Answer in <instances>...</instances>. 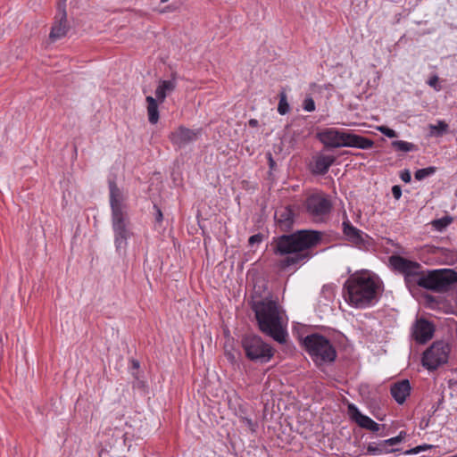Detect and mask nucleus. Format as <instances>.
Wrapping results in <instances>:
<instances>
[{"label": "nucleus", "mask_w": 457, "mask_h": 457, "mask_svg": "<svg viewBox=\"0 0 457 457\" xmlns=\"http://www.w3.org/2000/svg\"><path fill=\"white\" fill-rule=\"evenodd\" d=\"M405 431H401L398 436L386 439V444L389 446V448H393V446L400 444L406 436Z\"/></svg>", "instance_id": "28"}, {"label": "nucleus", "mask_w": 457, "mask_h": 457, "mask_svg": "<svg viewBox=\"0 0 457 457\" xmlns=\"http://www.w3.org/2000/svg\"><path fill=\"white\" fill-rule=\"evenodd\" d=\"M438 77L436 75H434L429 78V79L428 80V84L436 91H439L441 87L438 86Z\"/></svg>", "instance_id": "31"}, {"label": "nucleus", "mask_w": 457, "mask_h": 457, "mask_svg": "<svg viewBox=\"0 0 457 457\" xmlns=\"http://www.w3.org/2000/svg\"><path fill=\"white\" fill-rule=\"evenodd\" d=\"M321 233L316 230L300 229L291 234L273 237L270 244L276 255H287L280 262L281 268L305 262L311 255L306 252L321 242Z\"/></svg>", "instance_id": "2"}, {"label": "nucleus", "mask_w": 457, "mask_h": 457, "mask_svg": "<svg viewBox=\"0 0 457 457\" xmlns=\"http://www.w3.org/2000/svg\"><path fill=\"white\" fill-rule=\"evenodd\" d=\"M450 351L448 343L443 340L434 342L423 353V366L429 370H436L448 361Z\"/></svg>", "instance_id": "8"}, {"label": "nucleus", "mask_w": 457, "mask_h": 457, "mask_svg": "<svg viewBox=\"0 0 457 457\" xmlns=\"http://www.w3.org/2000/svg\"><path fill=\"white\" fill-rule=\"evenodd\" d=\"M389 262L403 276L404 284L412 295L420 287L445 293L457 285V272L452 269L425 270L418 262L400 255H392Z\"/></svg>", "instance_id": "1"}, {"label": "nucleus", "mask_w": 457, "mask_h": 457, "mask_svg": "<svg viewBox=\"0 0 457 457\" xmlns=\"http://www.w3.org/2000/svg\"><path fill=\"white\" fill-rule=\"evenodd\" d=\"M303 108L306 112H313L315 110V103L312 97L309 96L303 100Z\"/></svg>", "instance_id": "29"}, {"label": "nucleus", "mask_w": 457, "mask_h": 457, "mask_svg": "<svg viewBox=\"0 0 457 457\" xmlns=\"http://www.w3.org/2000/svg\"><path fill=\"white\" fill-rule=\"evenodd\" d=\"M305 351L317 366L330 363L336 360L337 351L324 336L311 334L303 340Z\"/></svg>", "instance_id": "6"}, {"label": "nucleus", "mask_w": 457, "mask_h": 457, "mask_svg": "<svg viewBox=\"0 0 457 457\" xmlns=\"http://www.w3.org/2000/svg\"><path fill=\"white\" fill-rule=\"evenodd\" d=\"M154 207L156 210L155 220L157 222H160V221L162 220V211L156 205H154Z\"/></svg>", "instance_id": "37"}, {"label": "nucleus", "mask_w": 457, "mask_h": 457, "mask_svg": "<svg viewBox=\"0 0 457 457\" xmlns=\"http://www.w3.org/2000/svg\"><path fill=\"white\" fill-rule=\"evenodd\" d=\"M342 227L343 233L348 241L357 246H361L365 244V237H367V235L353 226L348 219H345L343 221Z\"/></svg>", "instance_id": "15"}, {"label": "nucleus", "mask_w": 457, "mask_h": 457, "mask_svg": "<svg viewBox=\"0 0 457 457\" xmlns=\"http://www.w3.org/2000/svg\"><path fill=\"white\" fill-rule=\"evenodd\" d=\"M336 158L331 155H320L314 163V172L324 175L328 171L329 167L335 162Z\"/></svg>", "instance_id": "20"}, {"label": "nucleus", "mask_w": 457, "mask_h": 457, "mask_svg": "<svg viewBox=\"0 0 457 457\" xmlns=\"http://www.w3.org/2000/svg\"><path fill=\"white\" fill-rule=\"evenodd\" d=\"M349 132L328 128L318 133L320 141L327 148L346 147Z\"/></svg>", "instance_id": "11"}, {"label": "nucleus", "mask_w": 457, "mask_h": 457, "mask_svg": "<svg viewBox=\"0 0 457 457\" xmlns=\"http://www.w3.org/2000/svg\"><path fill=\"white\" fill-rule=\"evenodd\" d=\"M250 304L259 329L278 343H285L287 333L283 326L282 314L277 302L265 297L253 299Z\"/></svg>", "instance_id": "4"}, {"label": "nucleus", "mask_w": 457, "mask_h": 457, "mask_svg": "<svg viewBox=\"0 0 457 457\" xmlns=\"http://www.w3.org/2000/svg\"><path fill=\"white\" fill-rule=\"evenodd\" d=\"M66 2L67 0H59L57 4L55 21L49 34V38L53 42L65 37L70 29V25L67 21Z\"/></svg>", "instance_id": "10"}, {"label": "nucleus", "mask_w": 457, "mask_h": 457, "mask_svg": "<svg viewBox=\"0 0 457 457\" xmlns=\"http://www.w3.org/2000/svg\"><path fill=\"white\" fill-rule=\"evenodd\" d=\"M349 410L353 411V419L360 427L370 430L372 432H377L379 430L380 425L375 422L370 417L361 413L359 410L356 407H354V405H350Z\"/></svg>", "instance_id": "17"}, {"label": "nucleus", "mask_w": 457, "mask_h": 457, "mask_svg": "<svg viewBox=\"0 0 457 457\" xmlns=\"http://www.w3.org/2000/svg\"><path fill=\"white\" fill-rule=\"evenodd\" d=\"M434 332V324L424 318L416 320L411 328L412 337L420 344H425L430 340L433 337Z\"/></svg>", "instance_id": "13"}, {"label": "nucleus", "mask_w": 457, "mask_h": 457, "mask_svg": "<svg viewBox=\"0 0 457 457\" xmlns=\"http://www.w3.org/2000/svg\"><path fill=\"white\" fill-rule=\"evenodd\" d=\"M448 124L444 120H438L436 124H430V134L434 137H442L448 130Z\"/></svg>", "instance_id": "23"}, {"label": "nucleus", "mask_w": 457, "mask_h": 457, "mask_svg": "<svg viewBox=\"0 0 457 457\" xmlns=\"http://www.w3.org/2000/svg\"><path fill=\"white\" fill-rule=\"evenodd\" d=\"M176 85L177 83L174 77L170 80H160L159 86L155 90L157 100L163 102L166 96L175 90Z\"/></svg>", "instance_id": "19"}, {"label": "nucleus", "mask_w": 457, "mask_h": 457, "mask_svg": "<svg viewBox=\"0 0 457 457\" xmlns=\"http://www.w3.org/2000/svg\"><path fill=\"white\" fill-rule=\"evenodd\" d=\"M134 366H135V367H137V366H138V363H137V362H134Z\"/></svg>", "instance_id": "43"}, {"label": "nucleus", "mask_w": 457, "mask_h": 457, "mask_svg": "<svg viewBox=\"0 0 457 457\" xmlns=\"http://www.w3.org/2000/svg\"><path fill=\"white\" fill-rule=\"evenodd\" d=\"M278 96L279 102L278 105V112H279V114L285 115L290 110L289 104L287 103V96L285 91H281Z\"/></svg>", "instance_id": "24"}, {"label": "nucleus", "mask_w": 457, "mask_h": 457, "mask_svg": "<svg viewBox=\"0 0 457 457\" xmlns=\"http://www.w3.org/2000/svg\"><path fill=\"white\" fill-rule=\"evenodd\" d=\"M145 100L147 102V112L149 122L152 124H155L159 120L157 99L154 98L151 96H146Z\"/></svg>", "instance_id": "22"}, {"label": "nucleus", "mask_w": 457, "mask_h": 457, "mask_svg": "<svg viewBox=\"0 0 457 457\" xmlns=\"http://www.w3.org/2000/svg\"><path fill=\"white\" fill-rule=\"evenodd\" d=\"M245 420L246 425H247V426H248L252 430H253V423L252 420L245 418Z\"/></svg>", "instance_id": "40"}, {"label": "nucleus", "mask_w": 457, "mask_h": 457, "mask_svg": "<svg viewBox=\"0 0 457 457\" xmlns=\"http://www.w3.org/2000/svg\"><path fill=\"white\" fill-rule=\"evenodd\" d=\"M425 299L427 300L428 303H436V297L434 295H425Z\"/></svg>", "instance_id": "38"}, {"label": "nucleus", "mask_w": 457, "mask_h": 457, "mask_svg": "<svg viewBox=\"0 0 457 457\" xmlns=\"http://www.w3.org/2000/svg\"><path fill=\"white\" fill-rule=\"evenodd\" d=\"M436 172L435 167H427L423 169L417 170L414 173V178L417 180H422L425 178L433 175Z\"/></svg>", "instance_id": "26"}, {"label": "nucleus", "mask_w": 457, "mask_h": 457, "mask_svg": "<svg viewBox=\"0 0 457 457\" xmlns=\"http://www.w3.org/2000/svg\"><path fill=\"white\" fill-rule=\"evenodd\" d=\"M303 206L306 212L315 220L322 221L332 210V203L328 195L323 193L310 195L304 201Z\"/></svg>", "instance_id": "9"}, {"label": "nucleus", "mask_w": 457, "mask_h": 457, "mask_svg": "<svg viewBox=\"0 0 457 457\" xmlns=\"http://www.w3.org/2000/svg\"><path fill=\"white\" fill-rule=\"evenodd\" d=\"M431 445H419V446H416L409 451H406L405 453L406 454H416V453H419L420 452H421L422 450L424 449H427V448H430Z\"/></svg>", "instance_id": "32"}, {"label": "nucleus", "mask_w": 457, "mask_h": 457, "mask_svg": "<svg viewBox=\"0 0 457 457\" xmlns=\"http://www.w3.org/2000/svg\"><path fill=\"white\" fill-rule=\"evenodd\" d=\"M391 145L395 149L402 152H411L416 149L415 145L412 143L402 140L393 141Z\"/></svg>", "instance_id": "25"}, {"label": "nucleus", "mask_w": 457, "mask_h": 457, "mask_svg": "<svg viewBox=\"0 0 457 457\" xmlns=\"http://www.w3.org/2000/svg\"><path fill=\"white\" fill-rule=\"evenodd\" d=\"M347 138H348V140H347L346 147H355V148L366 150V149L372 148L374 145L373 140H371L368 137L360 136V135L350 133V132H349V136Z\"/></svg>", "instance_id": "18"}, {"label": "nucleus", "mask_w": 457, "mask_h": 457, "mask_svg": "<svg viewBox=\"0 0 457 457\" xmlns=\"http://www.w3.org/2000/svg\"><path fill=\"white\" fill-rule=\"evenodd\" d=\"M443 402H444V397L442 396V397L438 400V402H437V403H436V406H433V412H436V410L440 407V405L443 403Z\"/></svg>", "instance_id": "39"}, {"label": "nucleus", "mask_w": 457, "mask_h": 457, "mask_svg": "<svg viewBox=\"0 0 457 457\" xmlns=\"http://www.w3.org/2000/svg\"><path fill=\"white\" fill-rule=\"evenodd\" d=\"M270 167H272L274 164V161L272 160L271 157H270Z\"/></svg>", "instance_id": "42"}, {"label": "nucleus", "mask_w": 457, "mask_h": 457, "mask_svg": "<svg viewBox=\"0 0 457 457\" xmlns=\"http://www.w3.org/2000/svg\"><path fill=\"white\" fill-rule=\"evenodd\" d=\"M257 123H258V121L256 120L252 119L249 120V124L252 127H255L257 125Z\"/></svg>", "instance_id": "41"}, {"label": "nucleus", "mask_w": 457, "mask_h": 457, "mask_svg": "<svg viewBox=\"0 0 457 457\" xmlns=\"http://www.w3.org/2000/svg\"><path fill=\"white\" fill-rule=\"evenodd\" d=\"M225 356L227 358V360L233 365H236L237 364V357L236 356V354L230 351H227L225 353Z\"/></svg>", "instance_id": "34"}, {"label": "nucleus", "mask_w": 457, "mask_h": 457, "mask_svg": "<svg viewBox=\"0 0 457 457\" xmlns=\"http://www.w3.org/2000/svg\"><path fill=\"white\" fill-rule=\"evenodd\" d=\"M411 384L408 379H403L391 386L390 393L398 404H403L411 393Z\"/></svg>", "instance_id": "16"}, {"label": "nucleus", "mask_w": 457, "mask_h": 457, "mask_svg": "<svg viewBox=\"0 0 457 457\" xmlns=\"http://www.w3.org/2000/svg\"><path fill=\"white\" fill-rule=\"evenodd\" d=\"M262 240V236L261 234H255L249 237L248 243L250 245H253L254 244H259Z\"/></svg>", "instance_id": "33"}, {"label": "nucleus", "mask_w": 457, "mask_h": 457, "mask_svg": "<svg viewBox=\"0 0 457 457\" xmlns=\"http://www.w3.org/2000/svg\"><path fill=\"white\" fill-rule=\"evenodd\" d=\"M400 178L401 179L405 182V183H409L411 182V172L409 170H403L401 174H400Z\"/></svg>", "instance_id": "35"}, {"label": "nucleus", "mask_w": 457, "mask_h": 457, "mask_svg": "<svg viewBox=\"0 0 457 457\" xmlns=\"http://www.w3.org/2000/svg\"><path fill=\"white\" fill-rule=\"evenodd\" d=\"M378 129L387 137L393 138L397 137V133L386 126L378 127Z\"/></svg>", "instance_id": "30"}, {"label": "nucleus", "mask_w": 457, "mask_h": 457, "mask_svg": "<svg viewBox=\"0 0 457 457\" xmlns=\"http://www.w3.org/2000/svg\"><path fill=\"white\" fill-rule=\"evenodd\" d=\"M452 222V218L451 217H448V216H445L442 219H437V220H435L432 221V225L433 227L438 230V231H442L443 229H445L448 225H450Z\"/></svg>", "instance_id": "27"}, {"label": "nucleus", "mask_w": 457, "mask_h": 457, "mask_svg": "<svg viewBox=\"0 0 457 457\" xmlns=\"http://www.w3.org/2000/svg\"><path fill=\"white\" fill-rule=\"evenodd\" d=\"M241 346L245 357L254 362L266 363L274 355L273 348L257 335H245L241 339Z\"/></svg>", "instance_id": "7"}, {"label": "nucleus", "mask_w": 457, "mask_h": 457, "mask_svg": "<svg viewBox=\"0 0 457 457\" xmlns=\"http://www.w3.org/2000/svg\"><path fill=\"white\" fill-rule=\"evenodd\" d=\"M378 284L367 272L351 275L344 284L343 296L353 307L366 308L376 302Z\"/></svg>", "instance_id": "5"}, {"label": "nucleus", "mask_w": 457, "mask_h": 457, "mask_svg": "<svg viewBox=\"0 0 457 457\" xmlns=\"http://www.w3.org/2000/svg\"><path fill=\"white\" fill-rule=\"evenodd\" d=\"M398 449L389 448L386 440L379 441L378 443H370L367 446V452L370 455H383L390 453H394Z\"/></svg>", "instance_id": "21"}, {"label": "nucleus", "mask_w": 457, "mask_h": 457, "mask_svg": "<svg viewBox=\"0 0 457 457\" xmlns=\"http://www.w3.org/2000/svg\"><path fill=\"white\" fill-rule=\"evenodd\" d=\"M201 134V129H190L184 126H180L170 134L169 138L174 145L179 148H182L195 142Z\"/></svg>", "instance_id": "12"}, {"label": "nucleus", "mask_w": 457, "mask_h": 457, "mask_svg": "<svg viewBox=\"0 0 457 457\" xmlns=\"http://www.w3.org/2000/svg\"><path fill=\"white\" fill-rule=\"evenodd\" d=\"M110 206L112 210V227L114 233V245L116 252L125 254L128 239L131 236L129 219L127 212V195L113 179H109Z\"/></svg>", "instance_id": "3"}, {"label": "nucleus", "mask_w": 457, "mask_h": 457, "mask_svg": "<svg viewBox=\"0 0 457 457\" xmlns=\"http://www.w3.org/2000/svg\"><path fill=\"white\" fill-rule=\"evenodd\" d=\"M392 195L395 197V199L399 200L402 196V189L401 187L398 185H395L392 187Z\"/></svg>", "instance_id": "36"}, {"label": "nucleus", "mask_w": 457, "mask_h": 457, "mask_svg": "<svg viewBox=\"0 0 457 457\" xmlns=\"http://www.w3.org/2000/svg\"><path fill=\"white\" fill-rule=\"evenodd\" d=\"M274 219L280 231L288 232L295 223V212L291 206H281L275 211Z\"/></svg>", "instance_id": "14"}]
</instances>
